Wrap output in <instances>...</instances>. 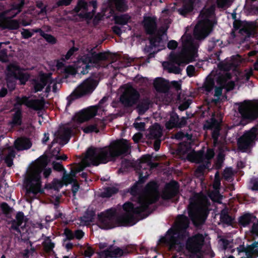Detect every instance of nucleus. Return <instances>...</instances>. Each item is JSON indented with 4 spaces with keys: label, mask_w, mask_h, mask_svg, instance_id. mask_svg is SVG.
Listing matches in <instances>:
<instances>
[{
    "label": "nucleus",
    "mask_w": 258,
    "mask_h": 258,
    "mask_svg": "<svg viewBox=\"0 0 258 258\" xmlns=\"http://www.w3.org/2000/svg\"><path fill=\"white\" fill-rule=\"evenodd\" d=\"M95 215V211L87 210L84 215L80 218L81 222L84 223L85 225L90 224L94 222Z\"/></svg>",
    "instance_id": "33"
},
{
    "label": "nucleus",
    "mask_w": 258,
    "mask_h": 258,
    "mask_svg": "<svg viewBox=\"0 0 258 258\" xmlns=\"http://www.w3.org/2000/svg\"><path fill=\"white\" fill-rule=\"evenodd\" d=\"M20 2V3L19 4H12L10 9L0 13V28H4L6 19L14 18L21 12L24 5L26 3L25 1Z\"/></svg>",
    "instance_id": "10"
},
{
    "label": "nucleus",
    "mask_w": 258,
    "mask_h": 258,
    "mask_svg": "<svg viewBox=\"0 0 258 258\" xmlns=\"http://www.w3.org/2000/svg\"><path fill=\"white\" fill-rule=\"evenodd\" d=\"M153 84L155 89L159 92H163L166 88L164 80L161 78H156Z\"/></svg>",
    "instance_id": "44"
},
{
    "label": "nucleus",
    "mask_w": 258,
    "mask_h": 258,
    "mask_svg": "<svg viewBox=\"0 0 258 258\" xmlns=\"http://www.w3.org/2000/svg\"><path fill=\"white\" fill-rule=\"evenodd\" d=\"M64 234L66 236V238L63 240L64 242L67 240H72L75 238L74 233L69 228L64 229Z\"/></svg>",
    "instance_id": "57"
},
{
    "label": "nucleus",
    "mask_w": 258,
    "mask_h": 258,
    "mask_svg": "<svg viewBox=\"0 0 258 258\" xmlns=\"http://www.w3.org/2000/svg\"><path fill=\"white\" fill-rule=\"evenodd\" d=\"M151 37L149 38L150 44L152 46L156 47L161 42L162 38V36L159 34H156L150 35Z\"/></svg>",
    "instance_id": "49"
},
{
    "label": "nucleus",
    "mask_w": 258,
    "mask_h": 258,
    "mask_svg": "<svg viewBox=\"0 0 258 258\" xmlns=\"http://www.w3.org/2000/svg\"><path fill=\"white\" fill-rule=\"evenodd\" d=\"M169 59L170 61V63H173L178 66L181 65L184 62L182 54L180 53H175L173 51L170 52L169 55Z\"/></svg>",
    "instance_id": "35"
},
{
    "label": "nucleus",
    "mask_w": 258,
    "mask_h": 258,
    "mask_svg": "<svg viewBox=\"0 0 258 258\" xmlns=\"http://www.w3.org/2000/svg\"><path fill=\"white\" fill-rule=\"evenodd\" d=\"M143 25L147 35H153L157 31V18L155 16H145L143 18Z\"/></svg>",
    "instance_id": "17"
},
{
    "label": "nucleus",
    "mask_w": 258,
    "mask_h": 258,
    "mask_svg": "<svg viewBox=\"0 0 258 258\" xmlns=\"http://www.w3.org/2000/svg\"><path fill=\"white\" fill-rule=\"evenodd\" d=\"M189 224V220L187 216L183 214L179 215L177 217L175 228L168 230V232L170 231L173 235L184 233L188 227Z\"/></svg>",
    "instance_id": "16"
},
{
    "label": "nucleus",
    "mask_w": 258,
    "mask_h": 258,
    "mask_svg": "<svg viewBox=\"0 0 258 258\" xmlns=\"http://www.w3.org/2000/svg\"><path fill=\"white\" fill-rule=\"evenodd\" d=\"M107 100V97H103L99 101L97 106H91L89 108L81 110L73 116L72 119L74 121L79 123L89 120L96 115L98 107H102Z\"/></svg>",
    "instance_id": "6"
},
{
    "label": "nucleus",
    "mask_w": 258,
    "mask_h": 258,
    "mask_svg": "<svg viewBox=\"0 0 258 258\" xmlns=\"http://www.w3.org/2000/svg\"><path fill=\"white\" fill-rule=\"evenodd\" d=\"M32 146V143L26 137L18 138L14 142V147L18 151L28 150Z\"/></svg>",
    "instance_id": "21"
},
{
    "label": "nucleus",
    "mask_w": 258,
    "mask_h": 258,
    "mask_svg": "<svg viewBox=\"0 0 258 258\" xmlns=\"http://www.w3.org/2000/svg\"><path fill=\"white\" fill-rule=\"evenodd\" d=\"M225 160V155L224 154L222 153H219L217 157V166L218 169H220L221 166L222 164Z\"/></svg>",
    "instance_id": "60"
},
{
    "label": "nucleus",
    "mask_w": 258,
    "mask_h": 258,
    "mask_svg": "<svg viewBox=\"0 0 258 258\" xmlns=\"http://www.w3.org/2000/svg\"><path fill=\"white\" fill-rule=\"evenodd\" d=\"M182 2H183V5L181 8L178 9V12L181 15L185 16L194 10L196 1Z\"/></svg>",
    "instance_id": "28"
},
{
    "label": "nucleus",
    "mask_w": 258,
    "mask_h": 258,
    "mask_svg": "<svg viewBox=\"0 0 258 258\" xmlns=\"http://www.w3.org/2000/svg\"><path fill=\"white\" fill-rule=\"evenodd\" d=\"M48 164V159L46 157L41 156L37 161V167L35 170L26 179L27 194H33L36 195L38 193L42 194L43 189L41 188V173L43 171L45 178H47L51 173L50 168H46Z\"/></svg>",
    "instance_id": "3"
},
{
    "label": "nucleus",
    "mask_w": 258,
    "mask_h": 258,
    "mask_svg": "<svg viewBox=\"0 0 258 258\" xmlns=\"http://www.w3.org/2000/svg\"><path fill=\"white\" fill-rule=\"evenodd\" d=\"M83 132L86 134H89L93 132L98 133L99 132V130L97 128V125L95 122L93 124H90L84 128H83Z\"/></svg>",
    "instance_id": "55"
},
{
    "label": "nucleus",
    "mask_w": 258,
    "mask_h": 258,
    "mask_svg": "<svg viewBox=\"0 0 258 258\" xmlns=\"http://www.w3.org/2000/svg\"><path fill=\"white\" fill-rule=\"evenodd\" d=\"M42 245L45 250L47 252H50L53 250L55 246V244L51 241L50 237H46L44 241L42 242Z\"/></svg>",
    "instance_id": "45"
},
{
    "label": "nucleus",
    "mask_w": 258,
    "mask_h": 258,
    "mask_svg": "<svg viewBox=\"0 0 258 258\" xmlns=\"http://www.w3.org/2000/svg\"><path fill=\"white\" fill-rule=\"evenodd\" d=\"M130 148L127 140L124 139L113 141L108 146L103 147L91 146L87 149L83 163L89 167L114 161L117 158L130 154Z\"/></svg>",
    "instance_id": "2"
},
{
    "label": "nucleus",
    "mask_w": 258,
    "mask_h": 258,
    "mask_svg": "<svg viewBox=\"0 0 258 258\" xmlns=\"http://www.w3.org/2000/svg\"><path fill=\"white\" fill-rule=\"evenodd\" d=\"M73 130L71 127H64L58 133V138L60 140L59 144L61 146L67 144L72 136Z\"/></svg>",
    "instance_id": "23"
},
{
    "label": "nucleus",
    "mask_w": 258,
    "mask_h": 258,
    "mask_svg": "<svg viewBox=\"0 0 258 258\" xmlns=\"http://www.w3.org/2000/svg\"><path fill=\"white\" fill-rule=\"evenodd\" d=\"M223 42L220 39L212 38L208 43V51H212L213 49L218 45L221 46Z\"/></svg>",
    "instance_id": "50"
},
{
    "label": "nucleus",
    "mask_w": 258,
    "mask_h": 258,
    "mask_svg": "<svg viewBox=\"0 0 258 258\" xmlns=\"http://www.w3.org/2000/svg\"><path fill=\"white\" fill-rule=\"evenodd\" d=\"M47 81L44 78H41L39 81H34V92L36 93L41 91L44 87L46 85Z\"/></svg>",
    "instance_id": "40"
},
{
    "label": "nucleus",
    "mask_w": 258,
    "mask_h": 258,
    "mask_svg": "<svg viewBox=\"0 0 258 258\" xmlns=\"http://www.w3.org/2000/svg\"><path fill=\"white\" fill-rule=\"evenodd\" d=\"M16 101L17 105L21 106L24 104L27 107L36 111L41 110L44 106V103L42 100L39 99L29 100L28 97L26 96H24L22 98L17 97Z\"/></svg>",
    "instance_id": "14"
},
{
    "label": "nucleus",
    "mask_w": 258,
    "mask_h": 258,
    "mask_svg": "<svg viewBox=\"0 0 258 258\" xmlns=\"http://www.w3.org/2000/svg\"><path fill=\"white\" fill-rule=\"evenodd\" d=\"M168 121L165 123V127L168 130L174 128H182L187 124V117L182 116L179 118V115L174 110L169 112Z\"/></svg>",
    "instance_id": "12"
},
{
    "label": "nucleus",
    "mask_w": 258,
    "mask_h": 258,
    "mask_svg": "<svg viewBox=\"0 0 258 258\" xmlns=\"http://www.w3.org/2000/svg\"><path fill=\"white\" fill-rule=\"evenodd\" d=\"M113 245H110L107 249L101 251L98 253V254L101 258L115 257H120L124 253H128L127 249L123 250L121 248L117 247L114 249H112Z\"/></svg>",
    "instance_id": "19"
},
{
    "label": "nucleus",
    "mask_w": 258,
    "mask_h": 258,
    "mask_svg": "<svg viewBox=\"0 0 258 258\" xmlns=\"http://www.w3.org/2000/svg\"><path fill=\"white\" fill-rule=\"evenodd\" d=\"M244 8L250 15H258V6L253 4L255 1H245Z\"/></svg>",
    "instance_id": "38"
},
{
    "label": "nucleus",
    "mask_w": 258,
    "mask_h": 258,
    "mask_svg": "<svg viewBox=\"0 0 258 258\" xmlns=\"http://www.w3.org/2000/svg\"><path fill=\"white\" fill-rule=\"evenodd\" d=\"M179 188L178 182L175 180H171L165 184L162 198L164 200H170L175 197L178 194Z\"/></svg>",
    "instance_id": "15"
},
{
    "label": "nucleus",
    "mask_w": 258,
    "mask_h": 258,
    "mask_svg": "<svg viewBox=\"0 0 258 258\" xmlns=\"http://www.w3.org/2000/svg\"><path fill=\"white\" fill-rule=\"evenodd\" d=\"M91 64L93 68L98 65L100 61L106 60L108 59V55L106 52L96 53L93 52L91 54Z\"/></svg>",
    "instance_id": "25"
},
{
    "label": "nucleus",
    "mask_w": 258,
    "mask_h": 258,
    "mask_svg": "<svg viewBox=\"0 0 258 258\" xmlns=\"http://www.w3.org/2000/svg\"><path fill=\"white\" fill-rule=\"evenodd\" d=\"M143 185L140 184L137 182H135L133 185L127 189V192L130 193L134 198L136 199L138 203V198L140 196L141 191L142 190Z\"/></svg>",
    "instance_id": "32"
},
{
    "label": "nucleus",
    "mask_w": 258,
    "mask_h": 258,
    "mask_svg": "<svg viewBox=\"0 0 258 258\" xmlns=\"http://www.w3.org/2000/svg\"><path fill=\"white\" fill-rule=\"evenodd\" d=\"M216 6L215 5H212L209 7L205 6L201 11L199 17L201 18L200 23H203L207 25H214L216 23L214 20H211L215 16Z\"/></svg>",
    "instance_id": "13"
},
{
    "label": "nucleus",
    "mask_w": 258,
    "mask_h": 258,
    "mask_svg": "<svg viewBox=\"0 0 258 258\" xmlns=\"http://www.w3.org/2000/svg\"><path fill=\"white\" fill-rule=\"evenodd\" d=\"M118 189L115 187H107L102 193V196L104 198H110L112 195L117 193Z\"/></svg>",
    "instance_id": "48"
},
{
    "label": "nucleus",
    "mask_w": 258,
    "mask_h": 258,
    "mask_svg": "<svg viewBox=\"0 0 258 258\" xmlns=\"http://www.w3.org/2000/svg\"><path fill=\"white\" fill-rule=\"evenodd\" d=\"M258 140V128L255 125L249 130L246 131L237 140L239 149L245 152Z\"/></svg>",
    "instance_id": "7"
},
{
    "label": "nucleus",
    "mask_w": 258,
    "mask_h": 258,
    "mask_svg": "<svg viewBox=\"0 0 258 258\" xmlns=\"http://www.w3.org/2000/svg\"><path fill=\"white\" fill-rule=\"evenodd\" d=\"M140 94L137 89L132 86L126 88L119 98L120 102L124 108H130L139 102Z\"/></svg>",
    "instance_id": "9"
},
{
    "label": "nucleus",
    "mask_w": 258,
    "mask_h": 258,
    "mask_svg": "<svg viewBox=\"0 0 258 258\" xmlns=\"http://www.w3.org/2000/svg\"><path fill=\"white\" fill-rule=\"evenodd\" d=\"M152 157L150 154L143 155L139 159V167L140 169L143 168V164H147V165L152 160Z\"/></svg>",
    "instance_id": "54"
},
{
    "label": "nucleus",
    "mask_w": 258,
    "mask_h": 258,
    "mask_svg": "<svg viewBox=\"0 0 258 258\" xmlns=\"http://www.w3.org/2000/svg\"><path fill=\"white\" fill-rule=\"evenodd\" d=\"M1 208L5 214H10L12 212V209L9 205L6 202L1 204Z\"/></svg>",
    "instance_id": "59"
},
{
    "label": "nucleus",
    "mask_w": 258,
    "mask_h": 258,
    "mask_svg": "<svg viewBox=\"0 0 258 258\" xmlns=\"http://www.w3.org/2000/svg\"><path fill=\"white\" fill-rule=\"evenodd\" d=\"M240 32L248 37H253L256 33L255 25L252 22L247 23L240 29Z\"/></svg>",
    "instance_id": "27"
},
{
    "label": "nucleus",
    "mask_w": 258,
    "mask_h": 258,
    "mask_svg": "<svg viewBox=\"0 0 258 258\" xmlns=\"http://www.w3.org/2000/svg\"><path fill=\"white\" fill-rule=\"evenodd\" d=\"M217 83L221 86H226V89L228 90H233L235 86L234 83L232 81L226 83V79L223 76L218 77L217 80Z\"/></svg>",
    "instance_id": "42"
},
{
    "label": "nucleus",
    "mask_w": 258,
    "mask_h": 258,
    "mask_svg": "<svg viewBox=\"0 0 258 258\" xmlns=\"http://www.w3.org/2000/svg\"><path fill=\"white\" fill-rule=\"evenodd\" d=\"M109 5L114 3V7L119 12H125L128 9L127 1H107Z\"/></svg>",
    "instance_id": "37"
},
{
    "label": "nucleus",
    "mask_w": 258,
    "mask_h": 258,
    "mask_svg": "<svg viewBox=\"0 0 258 258\" xmlns=\"http://www.w3.org/2000/svg\"><path fill=\"white\" fill-rule=\"evenodd\" d=\"M89 2H91L93 7V9L91 12H88V4L86 1H78L77 5L73 10L81 19L90 21L93 18L96 13L97 1Z\"/></svg>",
    "instance_id": "8"
},
{
    "label": "nucleus",
    "mask_w": 258,
    "mask_h": 258,
    "mask_svg": "<svg viewBox=\"0 0 258 258\" xmlns=\"http://www.w3.org/2000/svg\"><path fill=\"white\" fill-rule=\"evenodd\" d=\"M162 133L161 130L157 128H153L150 131L149 138L151 139H160Z\"/></svg>",
    "instance_id": "53"
},
{
    "label": "nucleus",
    "mask_w": 258,
    "mask_h": 258,
    "mask_svg": "<svg viewBox=\"0 0 258 258\" xmlns=\"http://www.w3.org/2000/svg\"><path fill=\"white\" fill-rule=\"evenodd\" d=\"M255 219H256L255 216L251 213H246L239 217L238 223L240 226L246 227Z\"/></svg>",
    "instance_id": "26"
},
{
    "label": "nucleus",
    "mask_w": 258,
    "mask_h": 258,
    "mask_svg": "<svg viewBox=\"0 0 258 258\" xmlns=\"http://www.w3.org/2000/svg\"><path fill=\"white\" fill-rule=\"evenodd\" d=\"M204 241V237L201 234L190 237L186 240V249L191 253L197 254L201 251Z\"/></svg>",
    "instance_id": "11"
},
{
    "label": "nucleus",
    "mask_w": 258,
    "mask_h": 258,
    "mask_svg": "<svg viewBox=\"0 0 258 258\" xmlns=\"http://www.w3.org/2000/svg\"><path fill=\"white\" fill-rule=\"evenodd\" d=\"M9 19H6L4 28H7L10 30L18 29L20 26L18 21L16 20H8Z\"/></svg>",
    "instance_id": "41"
},
{
    "label": "nucleus",
    "mask_w": 258,
    "mask_h": 258,
    "mask_svg": "<svg viewBox=\"0 0 258 258\" xmlns=\"http://www.w3.org/2000/svg\"><path fill=\"white\" fill-rule=\"evenodd\" d=\"M221 185V180L220 178L219 173L217 171L215 175V179L214 181L213 187L215 189H218Z\"/></svg>",
    "instance_id": "61"
},
{
    "label": "nucleus",
    "mask_w": 258,
    "mask_h": 258,
    "mask_svg": "<svg viewBox=\"0 0 258 258\" xmlns=\"http://www.w3.org/2000/svg\"><path fill=\"white\" fill-rule=\"evenodd\" d=\"M158 185L156 181H150L146 185L144 190L138 198V206L132 203L125 202L122 206L125 213L116 216V212L112 209L106 210L98 214L99 227L102 229H110L116 226H132L139 220L147 217L151 213L149 206L156 203L160 198Z\"/></svg>",
    "instance_id": "1"
},
{
    "label": "nucleus",
    "mask_w": 258,
    "mask_h": 258,
    "mask_svg": "<svg viewBox=\"0 0 258 258\" xmlns=\"http://www.w3.org/2000/svg\"><path fill=\"white\" fill-rule=\"evenodd\" d=\"M215 155V152L213 149L209 148L207 149L206 153L204 154V158L209 161L211 160Z\"/></svg>",
    "instance_id": "63"
},
{
    "label": "nucleus",
    "mask_w": 258,
    "mask_h": 258,
    "mask_svg": "<svg viewBox=\"0 0 258 258\" xmlns=\"http://www.w3.org/2000/svg\"><path fill=\"white\" fill-rule=\"evenodd\" d=\"M201 27L198 29L196 26L194 30V36L197 39L202 40L208 36L213 30L214 25H207L203 23H200Z\"/></svg>",
    "instance_id": "20"
},
{
    "label": "nucleus",
    "mask_w": 258,
    "mask_h": 258,
    "mask_svg": "<svg viewBox=\"0 0 258 258\" xmlns=\"http://www.w3.org/2000/svg\"><path fill=\"white\" fill-rule=\"evenodd\" d=\"M152 104V101L148 97H144L141 99L137 103L136 109L139 115L144 114L150 107V105Z\"/></svg>",
    "instance_id": "22"
},
{
    "label": "nucleus",
    "mask_w": 258,
    "mask_h": 258,
    "mask_svg": "<svg viewBox=\"0 0 258 258\" xmlns=\"http://www.w3.org/2000/svg\"><path fill=\"white\" fill-rule=\"evenodd\" d=\"M33 29L30 30L29 29H24L21 32L22 37L24 39H28L32 36V35L35 33L33 32Z\"/></svg>",
    "instance_id": "56"
},
{
    "label": "nucleus",
    "mask_w": 258,
    "mask_h": 258,
    "mask_svg": "<svg viewBox=\"0 0 258 258\" xmlns=\"http://www.w3.org/2000/svg\"><path fill=\"white\" fill-rule=\"evenodd\" d=\"M82 61L84 66L82 67V70L80 71V73L85 75L87 74L89 71L93 68V66L91 64L90 55L87 54L83 56L82 58Z\"/></svg>",
    "instance_id": "31"
},
{
    "label": "nucleus",
    "mask_w": 258,
    "mask_h": 258,
    "mask_svg": "<svg viewBox=\"0 0 258 258\" xmlns=\"http://www.w3.org/2000/svg\"><path fill=\"white\" fill-rule=\"evenodd\" d=\"M140 171L138 172L139 174V180L136 182H138L141 185L144 184L146 180L148 178L150 175V171H146L145 175L144 174V172L141 170V169H139Z\"/></svg>",
    "instance_id": "51"
},
{
    "label": "nucleus",
    "mask_w": 258,
    "mask_h": 258,
    "mask_svg": "<svg viewBox=\"0 0 258 258\" xmlns=\"http://www.w3.org/2000/svg\"><path fill=\"white\" fill-rule=\"evenodd\" d=\"M215 87V80L214 78L208 76L203 85L202 89L208 93H210Z\"/></svg>",
    "instance_id": "36"
},
{
    "label": "nucleus",
    "mask_w": 258,
    "mask_h": 258,
    "mask_svg": "<svg viewBox=\"0 0 258 258\" xmlns=\"http://www.w3.org/2000/svg\"><path fill=\"white\" fill-rule=\"evenodd\" d=\"M131 17L127 14H121L118 16L114 15V21L116 24L120 25H127L128 27V30H131V27L127 25V23L131 21Z\"/></svg>",
    "instance_id": "30"
},
{
    "label": "nucleus",
    "mask_w": 258,
    "mask_h": 258,
    "mask_svg": "<svg viewBox=\"0 0 258 258\" xmlns=\"http://www.w3.org/2000/svg\"><path fill=\"white\" fill-rule=\"evenodd\" d=\"M33 31L34 32H38L39 35L48 43L54 44L57 42V40L55 37L51 34L45 33L41 28L33 29Z\"/></svg>",
    "instance_id": "34"
},
{
    "label": "nucleus",
    "mask_w": 258,
    "mask_h": 258,
    "mask_svg": "<svg viewBox=\"0 0 258 258\" xmlns=\"http://www.w3.org/2000/svg\"><path fill=\"white\" fill-rule=\"evenodd\" d=\"M87 247L84 251V255L85 257H90L94 253V250L92 247L89 245L88 243H87Z\"/></svg>",
    "instance_id": "62"
},
{
    "label": "nucleus",
    "mask_w": 258,
    "mask_h": 258,
    "mask_svg": "<svg viewBox=\"0 0 258 258\" xmlns=\"http://www.w3.org/2000/svg\"><path fill=\"white\" fill-rule=\"evenodd\" d=\"M7 70L9 74L14 78L16 76L17 73L22 70L21 67L15 63H10L8 66Z\"/></svg>",
    "instance_id": "43"
},
{
    "label": "nucleus",
    "mask_w": 258,
    "mask_h": 258,
    "mask_svg": "<svg viewBox=\"0 0 258 258\" xmlns=\"http://www.w3.org/2000/svg\"><path fill=\"white\" fill-rule=\"evenodd\" d=\"M182 51L184 53H195L197 52V48L190 37H186L182 41Z\"/></svg>",
    "instance_id": "24"
},
{
    "label": "nucleus",
    "mask_w": 258,
    "mask_h": 258,
    "mask_svg": "<svg viewBox=\"0 0 258 258\" xmlns=\"http://www.w3.org/2000/svg\"><path fill=\"white\" fill-rule=\"evenodd\" d=\"M98 83L97 77L91 76L86 79L68 97L67 106L70 105L73 100L91 94L97 86Z\"/></svg>",
    "instance_id": "5"
},
{
    "label": "nucleus",
    "mask_w": 258,
    "mask_h": 258,
    "mask_svg": "<svg viewBox=\"0 0 258 258\" xmlns=\"http://www.w3.org/2000/svg\"><path fill=\"white\" fill-rule=\"evenodd\" d=\"M188 214L195 225L203 224L207 218V216L204 215L200 210L190 205L188 207Z\"/></svg>",
    "instance_id": "18"
},
{
    "label": "nucleus",
    "mask_w": 258,
    "mask_h": 258,
    "mask_svg": "<svg viewBox=\"0 0 258 258\" xmlns=\"http://www.w3.org/2000/svg\"><path fill=\"white\" fill-rule=\"evenodd\" d=\"M22 109L18 108L13 114L12 120L9 122V124L12 127L20 126L22 124Z\"/></svg>",
    "instance_id": "29"
},
{
    "label": "nucleus",
    "mask_w": 258,
    "mask_h": 258,
    "mask_svg": "<svg viewBox=\"0 0 258 258\" xmlns=\"http://www.w3.org/2000/svg\"><path fill=\"white\" fill-rule=\"evenodd\" d=\"M250 184L252 185L251 189L252 190H257L258 191V178L257 177H252L251 178L250 181Z\"/></svg>",
    "instance_id": "64"
},
{
    "label": "nucleus",
    "mask_w": 258,
    "mask_h": 258,
    "mask_svg": "<svg viewBox=\"0 0 258 258\" xmlns=\"http://www.w3.org/2000/svg\"><path fill=\"white\" fill-rule=\"evenodd\" d=\"M236 104L242 121L249 123L258 119V100H244Z\"/></svg>",
    "instance_id": "4"
},
{
    "label": "nucleus",
    "mask_w": 258,
    "mask_h": 258,
    "mask_svg": "<svg viewBox=\"0 0 258 258\" xmlns=\"http://www.w3.org/2000/svg\"><path fill=\"white\" fill-rule=\"evenodd\" d=\"M221 130V128H215V130H212V138L213 140V145L214 147H216L220 144L219 138L220 136Z\"/></svg>",
    "instance_id": "47"
},
{
    "label": "nucleus",
    "mask_w": 258,
    "mask_h": 258,
    "mask_svg": "<svg viewBox=\"0 0 258 258\" xmlns=\"http://www.w3.org/2000/svg\"><path fill=\"white\" fill-rule=\"evenodd\" d=\"M250 247V245H248L246 248H245L244 245H240L239 247H237V250L239 252H244L248 256L250 254H254V250L252 251H250L249 250V248Z\"/></svg>",
    "instance_id": "58"
},
{
    "label": "nucleus",
    "mask_w": 258,
    "mask_h": 258,
    "mask_svg": "<svg viewBox=\"0 0 258 258\" xmlns=\"http://www.w3.org/2000/svg\"><path fill=\"white\" fill-rule=\"evenodd\" d=\"M204 127L210 130L221 128L219 122L215 118H212L210 121H207V124L205 125Z\"/></svg>",
    "instance_id": "46"
},
{
    "label": "nucleus",
    "mask_w": 258,
    "mask_h": 258,
    "mask_svg": "<svg viewBox=\"0 0 258 258\" xmlns=\"http://www.w3.org/2000/svg\"><path fill=\"white\" fill-rule=\"evenodd\" d=\"M220 219L222 223L228 225H231L233 221V218L229 215L226 209H224L221 211Z\"/></svg>",
    "instance_id": "39"
},
{
    "label": "nucleus",
    "mask_w": 258,
    "mask_h": 258,
    "mask_svg": "<svg viewBox=\"0 0 258 258\" xmlns=\"http://www.w3.org/2000/svg\"><path fill=\"white\" fill-rule=\"evenodd\" d=\"M29 78V76L27 74L23 73L22 72V70L21 71H19V72L17 73L16 76L14 77L16 79L19 80L21 84H25L28 80Z\"/></svg>",
    "instance_id": "52"
}]
</instances>
